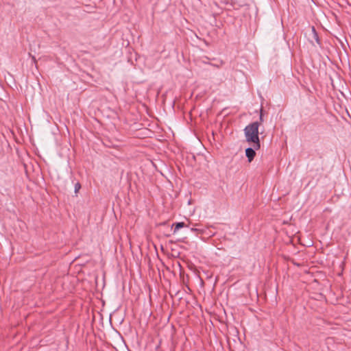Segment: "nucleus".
Wrapping results in <instances>:
<instances>
[{"label":"nucleus","mask_w":351,"mask_h":351,"mask_svg":"<svg viewBox=\"0 0 351 351\" xmlns=\"http://www.w3.org/2000/svg\"><path fill=\"white\" fill-rule=\"evenodd\" d=\"M258 128L259 123L255 121L247 125L244 129L246 141L254 143L253 147H254L255 149H259L261 147Z\"/></svg>","instance_id":"1"},{"label":"nucleus","mask_w":351,"mask_h":351,"mask_svg":"<svg viewBox=\"0 0 351 351\" xmlns=\"http://www.w3.org/2000/svg\"><path fill=\"white\" fill-rule=\"evenodd\" d=\"M80 189H81V184L79 182H77L75 184V193H77Z\"/></svg>","instance_id":"5"},{"label":"nucleus","mask_w":351,"mask_h":351,"mask_svg":"<svg viewBox=\"0 0 351 351\" xmlns=\"http://www.w3.org/2000/svg\"><path fill=\"white\" fill-rule=\"evenodd\" d=\"M32 60L36 63V59L34 56H32Z\"/></svg>","instance_id":"8"},{"label":"nucleus","mask_w":351,"mask_h":351,"mask_svg":"<svg viewBox=\"0 0 351 351\" xmlns=\"http://www.w3.org/2000/svg\"><path fill=\"white\" fill-rule=\"evenodd\" d=\"M311 30L313 34L315 39L316 40L317 42H318L319 41L318 35H317L316 30L313 26L311 27Z\"/></svg>","instance_id":"4"},{"label":"nucleus","mask_w":351,"mask_h":351,"mask_svg":"<svg viewBox=\"0 0 351 351\" xmlns=\"http://www.w3.org/2000/svg\"><path fill=\"white\" fill-rule=\"evenodd\" d=\"M259 123V125L263 122V109L261 108V114H260V117H259V121H258Z\"/></svg>","instance_id":"7"},{"label":"nucleus","mask_w":351,"mask_h":351,"mask_svg":"<svg viewBox=\"0 0 351 351\" xmlns=\"http://www.w3.org/2000/svg\"><path fill=\"white\" fill-rule=\"evenodd\" d=\"M172 226H175L173 230V233H176L180 228L186 227L187 226L185 224L184 222H178L176 223H173Z\"/></svg>","instance_id":"3"},{"label":"nucleus","mask_w":351,"mask_h":351,"mask_svg":"<svg viewBox=\"0 0 351 351\" xmlns=\"http://www.w3.org/2000/svg\"><path fill=\"white\" fill-rule=\"evenodd\" d=\"M255 150L256 149H254V147L253 148L248 147L245 149V155H246V157L247 158V160L250 162L254 160V158L256 156Z\"/></svg>","instance_id":"2"},{"label":"nucleus","mask_w":351,"mask_h":351,"mask_svg":"<svg viewBox=\"0 0 351 351\" xmlns=\"http://www.w3.org/2000/svg\"><path fill=\"white\" fill-rule=\"evenodd\" d=\"M191 230L192 232H197V233H202V232H203L202 230H201L199 228H191Z\"/></svg>","instance_id":"6"}]
</instances>
